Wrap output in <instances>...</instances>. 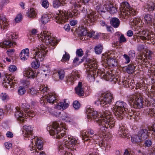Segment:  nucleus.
<instances>
[{"label":"nucleus","instance_id":"1","mask_svg":"<svg viewBox=\"0 0 155 155\" xmlns=\"http://www.w3.org/2000/svg\"><path fill=\"white\" fill-rule=\"evenodd\" d=\"M87 117L88 119L93 120L98 124L101 130L104 132L106 129H111L114 126L115 121L111 113L105 110L103 114L99 115L94 109L89 107L86 110Z\"/></svg>","mask_w":155,"mask_h":155},{"label":"nucleus","instance_id":"2","mask_svg":"<svg viewBox=\"0 0 155 155\" xmlns=\"http://www.w3.org/2000/svg\"><path fill=\"white\" fill-rule=\"evenodd\" d=\"M51 34L49 32L44 31L43 33L41 32L39 35V40L45 42V46L41 44L37 48L34 54L35 59L42 61L48 52V50L53 49L55 48L57 43V40L54 37H51Z\"/></svg>","mask_w":155,"mask_h":155},{"label":"nucleus","instance_id":"3","mask_svg":"<svg viewBox=\"0 0 155 155\" xmlns=\"http://www.w3.org/2000/svg\"><path fill=\"white\" fill-rule=\"evenodd\" d=\"M70 3L73 5L72 9L69 10L67 11L65 10H60L57 14V16L54 17L57 22L62 24L66 21L69 18L78 16L79 15V12L77 8H80L79 10L84 13L85 15H87L89 12V11H91L89 9L87 10L85 6L81 7L79 1H78V3H77L74 1H72L70 2Z\"/></svg>","mask_w":155,"mask_h":155},{"label":"nucleus","instance_id":"4","mask_svg":"<svg viewBox=\"0 0 155 155\" xmlns=\"http://www.w3.org/2000/svg\"><path fill=\"white\" fill-rule=\"evenodd\" d=\"M47 130H49V133L51 135H54V137L57 139H60L63 136L64 139L66 140V143L68 146V148H70L71 150H76V146L77 145V141L75 139L73 138V137L68 135L67 136L66 132L63 130V129L59 126V125L57 122H53L52 125L48 126Z\"/></svg>","mask_w":155,"mask_h":155},{"label":"nucleus","instance_id":"5","mask_svg":"<svg viewBox=\"0 0 155 155\" xmlns=\"http://www.w3.org/2000/svg\"><path fill=\"white\" fill-rule=\"evenodd\" d=\"M98 15V13L95 11H89V12L87 15V19H85L86 22H84L86 24L85 25H87V26H90L93 25L97 19ZM74 29V31H76L78 36L80 38L87 35L90 38H95V32L91 31H88L87 28L85 26H81L79 27L77 29L76 28H75Z\"/></svg>","mask_w":155,"mask_h":155},{"label":"nucleus","instance_id":"6","mask_svg":"<svg viewBox=\"0 0 155 155\" xmlns=\"http://www.w3.org/2000/svg\"><path fill=\"white\" fill-rule=\"evenodd\" d=\"M23 129L25 132L24 134V136L26 138H31V144H33V142L34 141L35 144L38 150H43V142L41 140H40L37 137H34L32 138V132L34 130V127L31 126L25 125L23 126Z\"/></svg>","mask_w":155,"mask_h":155},{"label":"nucleus","instance_id":"7","mask_svg":"<svg viewBox=\"0 0 155 155\" xmlns=\"http://www.w3.org/2000/svg\"><path fill=\"white\" fill-rule=\"evenodd\" d=\"M127 106L126 104L122 101L116 102L114 107V114L117 119L120 120L123 119L127 112Z\"/></svg>","mask_w":155,"mask_h":155},{"label":"nucleus","instance_id":"8","mask_svg":"<svg viewBox=\"0 0 155 155\" xmlns=\"http://www.w3.org/2000/svg\"><path fill=\"white\" fill-rule=\"evenodd\" d=\"M127 101L131 107L140 109L142 108L144 103L143 98L140 93H136L128 97Z\"/></svg>","mask_w":155,"mask_h":155},{"label":"nucleus","instance_id":"9","mask_svg":"<svg viewBox=\"0 0 155 155\" xmlns=\"http://www.w3.org/2000/svg\"><path fill=\"white\" fill-rule=\"evenodd\" d=\"M99 97L101 98L100 105L104 108H107L114 100L113 94L110 92L102 93L99 94Z\"/></svg>","mask_w":155,"mask_h":155},{"label":"nucleus","instance_id":"10","mask_svg":"<svg viewBox=\"0 0 155 155\" xmlns=\"http://www.w3.org/2000/svg\"><path fill=\"white\" fill-rule=\"evenodd\" d=\"M81 61L79 62V63L83 62L85 60L86 63V67L89 68L88 70L89 71H93V73L96 74L97 73V76H100L101 74V71L98 68L97 64L96 61L92 60L91 59L86 58L84 57L81 59Z\"/></svg>","mask_w":155,"mask_h":155},{"label":"nucleus","instance_id":"11","mask_svg":"<svg viewBox=\"0 0 155 155\" xmlns=\"http://www.w3.org/2000/svg\"><path fill=\"white\" fill-rule=\"evenodd\" d=\"M14 79V77L12 75L5 74L2 82L3 86L6 88H8V86L10 88L13 87L15 84L16 83V81Z\"/></svg>","mask_w":155,"mask_h":155},{"label":"nucleus","instance_id":"12","mask_svg":"<svg viewBox=\"0 0 155 155\" xmlns=\"http://www.w3.org/2000/svg\"><path fill=\"white\" fill-rule=\"evenodd\" d=\"M96 143L94 144H92V147H93L94 152H96L98 148L104 147L105 148V150L106 151H108L110 149L111 146L110 144L107 143L106 141L101 140L98 141H95Z\"/></svg>","mask_w":155,"mask_h":155},{"label":"nucleus","instance_id":"13","mask_svg":"<svg viewBox=\"0 0 155 155\" xmlns=\"http://www.w3.org/2000/svg\"><path fill=\"white\" fill-rule=\"evenodd\" d=\"M30 107V106L27 103L23 104L21 106V107L27 117H33L35 116L36 113L33 110H31Z\"/></svg>","mask_w":155,"mask_h":155},{"label":"nucleus","instance_id":"14","mask_svg":"<svg viewBox=\"0 0 155 155\" xmlns=\"http://www.w3.org/2000/svg\"><path fill=\"white\" fill-rule=\"evenodd\" d=\"M15 109V117L18 120H20L21 122H24V118L27 117L26 114H23V111L21 110L20 108L18 107H16Z\"/></svg>","mask_w":155,"mask_h":155},{"label":"nucleus","instance_id":"15","mask_svg":"<svg viewBox=\"0 0 155 155\" xmlns=\"http://www.w3.org/2000/svg\"><path fill=\"white\" fill-rule=\"evenodd\" d=\"M80 77V75L77 71L73 72L71 73L70 76L68 77L67 79V82L69 85H72L77 79V77L79 78Z\"/></svg>","mask_w":155,"mask_h":155},{"label":"nucleus","instance_id":"16","mask_svg":"<svg viewBox=\"0 0 155 155\" xmlns=\"http://www.w3.org/2000/svg\"><path fill=\"white\" fill-rule=\"evenodd\" d=\"M148 130L146 129H140L138 132V135L142 141L147 139L149 137Z\"/></svg>","mask_w":155,"mask_h":155},{"label":"nucleus","instance_id":"17","mask_svg":"<svg viewBox=\"0 0 155 155\" xmlns=\"http://www.w3.org/2000/svg\"><path fill=\"white\" fill-rule=\"evenodd\" d=\"M24 74H25L26 76L28 78H34L37 75L36 72L31 68L25 69V70L24 72Z\"/></svg>","mask_w":155,"mask_h":155},{"label":"nucleus","instance_id":"18","mask_svg":"<svg viewBox=\"0 0 155 155\" xmlns=\"http://www.w3.org/2000/svg\"><path fill=\"white\" fill-rule=\"evenodd\" d=\"M120 8H122V12H124L126 10L129 12V14H130L132 13L133 12V9L130 8L128 3L127 2H123L120 5ZM121 11H122L121 9Z\"/></svg>","mask_w":155,"mask_h":155},{"label":"nucleus","instance_id":"19","mask_svg":"<svg viewBox=\"0 0 155 155\" xmlns=\"http://www.w3.org/2000/svg\"><path fill=\"white\" fill-rule=\"evenodd\" d=\"M94 136H91L87 135V134L85 133V134H84L82 135V139L83 140H84L85 141H88L89 142V143L88 145V146H89L90 144L91 145V149L92 150V148L93 149V147H92V144H94L95 143H94V144L92 143L90 144V143H93L94 142Z\"/></svg>","mask_w":155,"mask_h":155},{"label":"nucleus","instance_id":"20","mask_svg":"<svg viewBox=\"0 0 155 155\" xmlns=\"http://www.w3.org/2000/svg\"><path fill=\"white\" fill-rule=\"evenodd\" d=\"M105 9L109 12L111 14H114L117 12V8L110 2H107V5L105 7Z\"/></svg>","mask_w":155,"mask_h":155},{"label":"nucleus","instance_id":"21","mask_svg":"<svg viewBox=\"0 0 155 155\" xmlns=\"http://www.w3.org/2000/svg\"><path fill=\"white\" fill-rule=\"evenodd\" d=\"M105 58L104 59L106 60V61L107 64H109L110 65L111 64L113 66H115L117 65V64L116 60L113 58L111 56L109 55V54H105Z\"/></svg>","mask_w":155,"mask_h":155},{"label":"nucleus","instance_id":"22","mask_svg":"<svg viewBox=\"0 0 155 155\" xmlns=\"http://www.w3.org/2000/svg\"><path fill=\"white\" fill-rule=\"evenodd\" d=\"M106 78L108 80L110 81H113L115 83H117L119 84L121 81H119L120 78L119 76H115L113 74L109 73L106 75Z\"/></svg>","mask_w":155,"mask_h":155},{"label":"nucleus","instance_id":"23","mask_svg":"<svg viewBox=\"0 0 155 155\" xmlns=\"http://www.w3.org/2000/svg\"><path fill=\"white\" fill-rule=\"evenodd\" d=\"M45 98L47 101L49 103L54 104L57 102V99L54 94L51 93L47 94Z\"/></svg>","mask_w":155,"mask_h":155},{"label":"nucleus","instance_id":"24","mask_svg":"<svg viewBox=\"0 0 155 155\" xmlns=\"http://www.w3.org/2000/svg\"><path fill=\"white\" fill-rule=\"evenodd\" d=\"M29 50L28 48L23 50L20 53L21 59L23 61L27 60L29 57Z\"/></svg>","mask_w":155,"mask_h":155},{"label":"nucleus","instance_id":"25","mask_svg":"<svg viewBox=\"0 0 155 155\" xmlns=\"http://www.w3.org/2000/svg\"><path fill=\"white\" fill-rule=\"evenodd\" d=\"M8 23L5 15H0V27L1 29H4L7 26Z\"/></svg>","mask_w":155,"mask_h":155},{"label":"nucleus","instance_id":"26","mask_svg":"<svg viewBox=\"0 0 155 155\" xmlns=\"http://www.w3.org/2000/svg\"><path fill=\"white\" fill-rule=\"evenodd\" d=\"M151 107L152 106L153 108L147 109V110L146 114L150 117L155 116V103H153L152 104H149Z\"/></svg>","mask_w":155,"mask_h":155},{"label":"nucleus","instance_id":"27","mask_svg":"<svg viewBox=\"0 0 155 155\" xmlns=\"http://www.w3.org/2000/svg\"><path fill=\"white\" fill-rule=\"evenodd\" d=\"M82 83L81 82H79L78 86L75 88L76 94L79 96H82L84 95V91L82 87Z\"/></svg>","mask_w":155,"mask_h":155},{"label":"nucleus","instance_id":"28","mask_svg":"<svg viewBox=\"0 0 155 155\" xmlns=\"http://www.w3.org/2000/svg\"><path fill=\"white\" fill-rule=\"evenodd\" d=\"M68 104L66 102V100H64L63 102H60L58 103L56 108L58 110H63L68 108Z\"/></svg>","mask_w":155,"mask_h":155},{"label":"nucleus","instance_id":"29","mask_svg":"<svg viewBox=\"0 0 155 155\" xmlns=\"http://www.w3.org/2000/svg\"><path fill=\"white\" fill-rule=\"evenodd\" d=\"M66 0H54L53 2V6L54 8H57L61 5H64Z\"/></svg>","mask_w":155,"mask_h":155},{"label":"nucleus","instance_id":"30","mask_svg":"<svg viewBox=\"0 0 155 155\" xmlns=\"http://www.w3.org/2000/svg\"><path fill=\"white\" fill-rule=\"evenodd\" d=\"M111 25L114 28H118L120 24L119 20L116 18H113L110 21Z\"/></svg>","mask_w":155,"mask_h":155},{"label":"nucleus","instance_id":"31","mask_svg":"<svg viewBox=\"0 0 155 155\" xmlns=\"http://www.w3.org/2000/svg\"><path fill=\"white\" fill-rule=\"evenodd\" d=\"M131 141L132 143H137L139 146L141 144V143L142 141L141 139L140 138L139 136L137 134V135L132 136L131 137Z\"/></svg>","mask_w":155,"mask_h":155},{"label":"nucleus","instance_id":"32","mask_svg":"<svg viewBox=\"0 0 155 155\" xmlns=\"http://www.w3.org/2000/svg\"><path fill=\"white\" fill-rule=\"evenodd\" d=\"M144 10L146 12H152L155 10V4H147L144 6Z\"/></svg>","mask_w":155,"mask_h":155},{"label":"nucleus","instance_id":"33","mask_svg":"<svg viewBox=\"0 0 155 155\" xmlns=\"http://www.w3.org/2000/svg\"><path fill=\"white\" fill-rule=\"evenodd\" d=\"M13 45V43L11 41H6L1 43L0 47L2 48L11 47Z\"/></svg>","mask_w":155,"mask_h":155},{"label":"nucleus","instance_id":"34","mask_svg":"<svg viewBox=\"0 0 155 155\" xmlns=\"http://www.w3.org/2000/svg\"><path fill=\"white\" fill-rule=\"evenodd\" d=\"M135 69L134 65L133 64H130L127 67L126 70L127 73L131 74L134 72Z\"/></svg>","mask_w":155,"mask_h":155},{"label":"nucleus","instance_id":"35","mask_svg":"<svg viewBox=\"0 0 155 155\" xmlns=\"http://www.w3.org/2000/svg\"><path fill=\"white\" fill-rule=\"evenodd\" d=\"M143 142V146L145 148L151 147L153 144L152 140L150 139H146Z\"/></svg>","mask_w":155,"mask_h":155},{"label":"nucleus","instance_id":"36","mask_svg":"<svg viewBox=\"0 0 155 155\" xmlns=\"http://www.w3.org/2000/svg\"><path fill=\"white\" fill-rule=\"evenodd\" d=\"M50 17L48 15L45 14L43 15L41 19V21L43 24H45L48 23L49 21Z\"/></svg>","mask_w":155,"mask_h":155},{"label":"nucleus","instance_id":"37","mask_svg":"<svg viewBox=\"0 0 155 155\" xmlns=\"http://www.w3.org/2000/svg\"><path fill=\"white\" fill-rule=\"evenodd\" d=\"M27 16L30 18H34L36 16V13L33 8H30L29 11L27 12Z\"/></svg>","mask_w":155,"mask_h":155},{"label":"nucleus","instance_id":"38","mask_svg":"<svg viewBox=\"0 0 155 155\" xmlns=\"http://www.w3.org/2000/svg\"><path fill=\"white\" fill-rule=\"evenodd\" d=\"M39 61L38 60L35 59V61H32L31 64V67L35 69L38 68L40 65Z\"/></svg>","mask_w":155,"mask_h":155},{"label":"nucleus","instance_id":"39","mask_svg":"<svg viewBox=\"0 0 155 155\" xmlns=\"http://www.w3.org/2000/svg\"><path fill=\"white\" fill-rule=\"evenodd\" d=\"M144 19L145 21V23L147 24H150L152 23V18L150 15H145L144 16Z\"/></svg>","mask_w":155,"mask_h":155},{"label":"nucleus","instance_id":"40","mask_svg":"<svg viewBox=\"0 0 155 155\" xmlns=\"http://www.w3.org/2000/svg\"><path fill=\"white\" fill-rule=\"evenodd\" d=\"M94 50L96 54H101L102 53L103 50V47L100 45H98L95 47Z\"/></svg>","mask_w":155,"mask_h":155},{"label":"nucleus","instance_id":"41","mask_svg":"<svg viewBox=\"0 0 155 155\" xmlns=\"http://www.w3.org/2000/svg\"><path fill=\"white\" fill-rule=\"evenodd\" d=\"M26 92V90L25 88L23 86H20L19 87L18 91V94L20 95H23Z\"/></svg>","mask_w":155,"mask_h":155},{"label":"nucleus","instance_id":"42","mask_svg":"<svg viewBox=\"0 0 155 155\" xmlns=\"http://www.w3.org/2000/svg\"><path fill=\"white\" fill-rule=\"evenodd\" d=\"M64 72L63 70H59L58 71V75L59 76V78L61 80H63L64 78Z\"/></svg>","mask_w":155,"mask_h":155},{"label":"nucleus","instance_id":"43","mask_svg":"<svg viewBox=\"0 0 155 155\" xmlns=\"http://www.w3.org/2000/svg\"><path fill=\"white\" fill-rule=\"evenodd\" d=\"M29 93L31 95L34 96L37 94L38 93H40L39 90H36L33 88L29 89L28 91Z\"/></svg>","mask_w":155,"mask_h":155},{"label":"nucleus","instance_id":"44","mask_svg":"<svg viewBox=\"0 0 155 155\" xmlns=\"http://www.w3.org/2000/svg\"><path fill=\"white\" fill-rule=\"evenodd\" d=\"M65 54L63 56L61 61L63 62H65L68 61L70 58V56L69 54H67L66 51H65Z\"/></svg>","mask_w":155,"mask_h":155},{"label":"nucleus","instance_id":"45","mask_svg":"<svg viewBox=\"0 0 155 155\" xmlns=\"http://www.w3.org/2000/svg\"><path fill=\"white\" fill-rule=\"evenodd\" d=\"M41 3L42 6L45 8H47L49 6V3L47 0H41Z\"/></svg>","mask_w":155,"mask_h":155},{"label":"nucleus","instance_id":"46","mask_svg":"<svg viewBox=\"0 0 155 155\" xmlns=\"http://www.w3.org/2000/svg\"><path fill=\"white\" fill-rule=\"evenodd\" d=\"M149 34L150 32L148 31L147 33H146L144 36H140L139 38L143 40H148V38H147L149 37Z\"/></svg>","mask_w":155,"mask_h":155},{"label":"nucleus","instance_id":"47","mask_svg":"<svg viewBox=\"0 0 155 155\" xmlns=\"http://www.w3.org/2000/svg\"><path fill=\"white\" fill-rule=\"evenodd\" d=\"M73 107L75 109H78L80 107V104L78 101H75L73 103Z\"/></svg>","mask_w":155,"mask_h":155},{"label":"nucleus","instance_id":"48","mask_svg":"<svg viewBox=\"0 0 155 155\" xmlns=\"http://www.w3.org/2000/svg\"><path fill=\"white\" fill-rule=\"evenodd\" d=\"M61 118L63 120H65V121L67 122H70L71 120L68 116L66 114H65L64 115L62 116Z\"/></svg>","mask_w":155,"mask_h":155},{"label":"nucleus","instance_id":"49","mask_svg":"<svg viewBox=\"0 0 155 155\" xmlns=\"http://www.w3.org/2000/svg\"><path fill=\"white\" fill-rule=\"evenodd\" d=\"M1 98L3 101L5 100L8 99V97L7 94L5 93H2L1 94Z\"/></svg>","mask_w":155,"mask_h":155},{"label":"nucleus","instance_id":"50","mask_svg":"<svg viewBox=\"0 0 155 155\" xmlns=\"http://www.w3.org/2000/svg\"><path fill=\"white\" fill-rule=\"evenodd\" d=\"M127 41L126 38L124 37V35L122 34L119 38V42L120 43H123Z\"/></svg>","mask_w":155,"mask_h":155},{"label":"nucleus","instance_id":"51","mask_svg":"<svg viewBox=\"0 0 155 155\" xmlns=\"http://www.w3.org/2000/svg\"><path fill=\"white\" fill-rule=\"evenodd\" d=\"M76 54L79 57H81L83 54V51L81 49H78L76 51Z\"/></svg>","mask_w":155,"mask_h":155},{"label":"nucleus","instance_id":"52","mask_svg":"<svg viewBox=\"0 0 155 155\" xmlns=\"http://www.w3.org/2000/svg\"><path fill=\"white\" fill-rule=\"evenodd\" d=\"M107 5V2L106 4H104L103 5H101V8L100 9V12L105 13L107 10L105 9V7Z\"/></svg>","mask_w":155,"mask_h":155},{"label":"nucleus","instance_id":"53","mask_svg":"<svg viewBox=\"0 0 155 155\" xmlns=\"http://www.w3.org/2000/svg\"><path fill=\"white\" fill-rule=\"evenodd\" d=\"M128 56L130 57V58H134L135 56L134 51V50L130 51L129 52Z\"/></svg>","mask_w":155,"mask_h":155},{"label":"nucleus","instance_id":"54","mask_svg":"<svg viewBox=\"0 0 155 155\" xmlns=\"http://www.w3.org/2000/svg\"><path fill=\"white\" fill-rule=\"evenodd\" d=\"M124 58L125 59L126 61L125 63H128L130 61V57L127 54H125L123 55Z\"/></svg>","mask_w":155,"mask_h":155},{"label":"nucleus","instance_id":"55","mask_svg":"<svg viewBox=\"0 0 155 155\" xmlns=\"http://www.w3.org/2000/svg\"><path fill=\"white\" fill-rule=\"evenodd\" d=\"M22 19V15L21 14L18 15L15 18V20L17 23L19 22Z\"/></svg>","mask_w":155,"mask_h":155},{"label":"nucleus","instance_id":"56","mask_svg":"<svg viewBox=\"0 0 155 155\" xmlns=\"http://www.w3.org/2000/svg\"><path fill=\"white\" fill-rule=\"evenodd\" d=\"M17 68L15 65H11L9 67V71L12 72H14L16 71Z\"/></svg>","mask_w":155,"mask_h":155},{"label":"nucleus","instance_id":"57","mask_svg":"<svg viewBox=\"0 0 155 155\" xmlns=\"http://www.w3.org/2000/svg\"><path fill=\"white\" fill-rule=\"evenodd\" d=\"M5 148L8 150H9L11 148L12 146V144L11 143L9 142L5 143Z\"/></svg>","mask_w":155,"mask_h":155},{"label":"nucleus","instance_id":"58","mask_svg":"<svg viewBox=\"0 0 155 155\" xmlns=\"http://www.w3.org/2000/svg\"><path fill=\"white\" fill-rule=\"evenodd\" d=\"M148 31H146L145 30H143L141 31H139L138 32L136 33L137 34H139L141 35V36H144L146 33Z\"/></svg>","mask_w":155,"mask_h":155},{"label":"nucleus","instance_id":"59","mask_svg":"<svg viewBox=\"0 0 155 155\" xmlns=\"http://www.w3.org/2000/svg\"><path fill=\"white\" fill-rule=\"evenodd\" d=\"M152 53L151 51H149V52H147L146 54V58L149 59H151V55Z\"/></svg>","mask_w":155,"mask_h":155},{"label":"nucleus","instance_id":"60","mask_svg":"<svg viewBox=\"0 0 155 155\" xmlns=\"http://www.w3.org/2000/svg\"><path fill=\"white\" fill-rule=\"evenodd\" d=\"M154 148H150L149 149V151L150 152L149 153V155H155V152H154Z\"/></svg>","mask_w":155,"mask_h":155},{"label":"nucleus","instance_id":"61","mask_svg":"<svg viewBox=\"0 0 155 155\" xmlns=\"http://www.w3.org/2000/svg\"><path fill=\"white\" fill-rule=\"evenodd\" d=\"M64 28L66 31H70L71 28L69 24H67L64 25Z\"/></svg>","mask_w":155,"mask_h":155},{"label":"nucleus","instance_id":"62","mask_svg":"<svg viewBox=\"0 0 155 155\" xmlns=\"http://www.w3.org/2000/svg\"><path fill=\"white\" fill-rule=\"evenodd\" d=\"M144 48V46L143 45H139L137 46V50L140 51H142Z\"/></svg>","mask_w":155,"mask_h":155},{"label":"nucleus","instance_id":"63","mask_svg":"<svg viewBox=\"0 0 155 155\" xmlns=\"http://www.w3.org/2000/svg\"><path fill=\"white\" fill-rule=\"evenodd\" d=\"M5 110L7 111H8L12 110V105L9 104H8L5 106Z\"/></svg>","mask_w":155,"mask_h":155},{"label":"nucleus","instance_id":"64","mask_svg":"<svg viewBox=\"0 0 155 155\" xmlns=\"http://www.w3.org/2000/svg\"><path fill=\"white\" fill-rule=\"evenodd\" d=\"M149 131H152L155 134V123L150 128H148Z\"/></svg>","mask_w":155,"mask_h":155}]
</instances>
